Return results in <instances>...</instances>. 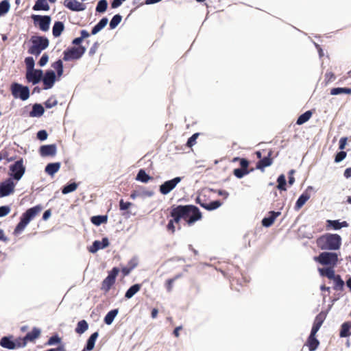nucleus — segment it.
Returning <instances> with one entry per match:
<instances>
[{"label":"nucleus","mask_w":351,"mask_h":351,"mask_svg":"<svg viewBox=\"0 0 351 351\" xmlns=\"http://www.w3.org/2000/svg\"><path fill=\"white\" fill-rule=\"evenodd\" d=\"M81 36L75 38L73 40L72 44L75 46H81L80 44L82 43L83 40L89 37L90 34L85 29H82L80 32Z\"/></svg>","instance_id":"f704fd0d"},{"label":"nucleus","mask_w":351,"mask_h":351,"mask_svg":"<svg viewBox=\"0 0 351 351\" xmlns=\"http://www.w3.org/2000/svg\"><path fill=\"white\" fill-rule=\"evenodd\" d=\"M152 179L153 178L147 174L145 171L143 169H140L136 176V180L143 183H147Z\"/></svg>","instance_id":"c9c22d12"},{"label":"nucleus","mask_w":351,"mask_h":351,"mask_svg":"<svg viewBox=\"0 0 351 351\" xmlns=\"http://www.w3.org/2000/svg\"><path fill=\"white\" fill-rule=\"evenodd\" d=\"M35 25H38L40 30L47 32L49 29L51 17L49 16L32 15Z\"/></svg>","instance_id":"9d476101"},{"label":"nucleus","mask_w":351,"mask_h":351,"mask_svg":"<svg viewBox=\"0 0 351 351\" xmlns=\"http://www.w3.org/2000/svg\"><path fill=\"white\" fill-rule=\"evenodd\" d=\"M316 244L322 250H336L341 246V238L337 234L326 233L316 239Z\"/></svg>","instance_id":"f03ea898"},{"label":"nucleus","mask_w":351,"mask_h":351,"mask_svg":"<svg viewBox=\"0 0 351 351\" xmlns=\"http://www.w3.org/2000/svg\"><path fill=\"white\" fill-rule=\"evenodd\" d=\"M47 133L45 130H40L37 133V138L40 141H44L47 138Z\"/></svg>","instance_id":"0e129e2a"},{"label":"nucleus","mask_w":351,"mask_h":351,"mask_svg":"<svg viewBox=\"0 0 351 351\" xmlns=\"http://www.w3.org/2000/svg\"><path fill=\"white\" fill-rule=\"evenodd\" d=\"M44 112V108L41 104H35L32 107V110L30 112L29 115L32 117H39L43 114Z\"/></svg>","instance_id":"c756f323"},{"label":"nucleus","mask_w":351,"mask_h":351,"mask_svg":"<svg viewBox=\"0 0 351 351\" xmlns=\"http://www.w3.org/2000/svg\"><path fill=\"white\" fill-rule=\"evenodd\" d=\"M346 156L347 154L344 151H341L338 152L335 156V162L337 163L342 161L343 159L346 158Z\"/></svg>","instance_id":"4d7b16f0"},{"label":"nucleus","mask_w":351,"mask_h":351,"mask_svg":"<svg viewBox=\"0 0 351 351\" xmlns=\"http://www.w3.org/2000/svg\"><path fill=\"white\" fill-rule=\"evenodd\" d=\"M33 10L36 11H47L49 10V5H48L47 0H37L33 6Z\"/></svg>","instance_id":"2f4dec72"},{"label":"nucleus","mask_w":351,"mask_h":351,"mask_svg":"<svg viewBox=\"0 0 351 351\" xmlns=\"http://www.w3.org/2000/svg\"><path fill=\"white\" fill-rule=\"evenodd\" d=\"M10 90L14 98H19L23 101L27 100L29 97V88L16 82L11 84Z\"/></svg>","instance_id":"423d86ee"},{"label":"nucleus","mask_w":351,"mask_h":351,"mask_svg":"<svg viewBox=\"0 0 351 351\" xmlns=\"http://www.w3.org/2000/svg\"><path fill=\"white\" fill-rule=\"evenodd\" d=\"M313 112L311 110H308L301 114L297 119L296 124L302 125L308 121L312 117Z\"/></svg>","instance_id":"e433bc0d"},{"label":"nucleus","mask_w":351,"mask_h":351,"mask_svg":"<svg viewBox=\"0 0 351 351\" xmlns=\"http://www.w3.org/2000/svg\"><path fill=\"white\" fill-rule=\"evenodd\" d=\"M15 184L13 181L9 178L0 185V197H5L14 191Z\"/></svg>","instance_id":"ddd939ff"},{"label":"nucleus","mask_w":351,"mask_h":351,"mask_svg":"<svg viewBox=\"0 0 351 351\" xmlns=\"http://www.w3.org/2000/svg\"><path fill=\"white\" fill-rule=\"evenodd\" d=\"M64 29V25L62 22L61 21H56L55 22L53 29H52V33L54 37H58L61 35L62 32H63Z\"/></svg>","instance_id":"7c9ffc66"},{"label":"nucleus","mask_w":351,"mask_h":351,"mask_svg":"<svg viewBox=\"0 0 351 351\" xmlns=\"http://www.w3.org/2000/svg\"><path fill=\"white\" fill-rule=\"evenodd\" d=\"M330 94L332 95H337L339 94L351 95V88H333L330 90Z\"/></svg>","instance_id":"4c0bfd02"},{"label":"nucleus","mask_w":351,"mask_h":351,"mask_svg":"<svg viewBox=\"0 0 351 351\" xmlns=\"http://www.w3.org/2000/svg\"><path fill=\"white\" fill-rule=\"evenodd\" d=\"M56 151L57 147L55 144L43 145L40 147V154L42 156H53Z\"/></svg>","instance_id":"aec40b11"},{"label":"nucleus","mask_w":351,"mask_h":351,"mask_svg":"<svg viewBox=\"0 0 351 351\" xmlns=\"http://www.w3.org/2000/svg\"><path fill=\"white\" fill-rule=\"evenodd\" d=\"M10 3L8 0H3L0 3V16L8 12Z\"/></svg>","instance_id":"09e8293b"},{"label":"nucleus","mask_w":351,"mask_h":351,"mask_svg":"<svg viewBox=\"0 0 351 351\" xmlns=\"http://www.w3.org/2000/svg\"><path fill=\"white\" fill-rule=\"evenodd\" d=\"M316 333L315 332L311 331V334L305 343L308 346L309 351H315L319 345V340L315 337Z\"/></svg>","instance_id":"6ab92c4d"},{"label":"nucleus","mask_w":351,"mask_h":351,"mask_svg":"<svg viewBox=\"0 0 351 351\" xmlns=\"http://www.w3.org/2000/svg\"><path fill=\"white\" fill-rule=\"evenodd\" d=\"M42 207L39 205L34 206L27 209L25 213L22 215L21 217L27 222L29 223L31 220L40 213Z\"/></svg>","instance_id":"2eb2a0df"},{"label":"nucleus","mask_w":351,"mask_h":351,"mask_svg":"<svg viewBox=\"0 0 351 351\" xmlns=\"http://www.w3.org/2000/svg\"><path fill=\"white\" fill-rule=\"evenodd\" d=\"M122 16L120 14L114 15L110 22V29H114L121 23Z\"/></svg>","instance_id":"a18cd8bd"},{"label":"nucleus","mask_w":351,"mask_h":351,"mask_svg":"<svg viewBox=\"0 0 351 351\" xmlns=\"http://www.w3.org/2000/svg\"><path fill=\"white\" fill-rule=\"evenodd\" d=\"M99 336L98 332H95L93 333L90 337L88 339L86 345L84 350L86 351H90L94 348L95 341Z\"/></svg>","instance_id":"c85d7f7f"},{"label":"nucleus","mask_w":351,"mask_h":351,"mask_svg":"<svg viewBox=\"0 0 351 351\" xmlns=\"http://www.w3.org/2000/svg\"><path fill=\"white\" fill-rule=\"evenodd\" d=\"M56 74L53 71H47L43 78V82L44 84L45 89H49L53 87L56 82Z\"/></svg>","instance_id":"dca6fc26"},{"label":"nucleus","mask_w":351,"mask_h":351,"mask_svg":"<svg viewBox=\"0 0 351 351\" xmlns=\"http://www.w3.org/2000/svg\"><path fill=\"white\" fill-rule=\"evenodd\" d=\"M348 223L346 221H343L342 222H339L338 220L326 221V228L328 229L332 228L334 230H339L342 228L348 227Z\"/></svg>","instance_id":"5701e85b"},{"label":"nucleus","mask_w":351,"mask_h":351,"mask_svg":"<svg viewBox=\"0 0 351 351\" xmlns=\"http://www.w3.org/2000/svg\"><path fill=\"white\" fill-rule=\"evenodd\" d=\"M278 182V186L277 188L280 191H285L286 190V179L285 176L282 174L280 175L277 180Z\"/></svg>","instance_id":"de8ad7c7"},{"label":"nucleus","mask_w":351,"mask_h":351,"mask_svg":"<svg viewBox=\"0 0 351 351\" xmlns=\"http://www.w3.org/2000/svg\"><path fill=\"white\" fill-rule=\"evenodd\" d=\"M335 267L328 266V267L325 268H319V272L321 276H326L328 279L332 280L335 277Z\"/></svg>","instance_id":"bb28decb"},{"label":"nucleus","mask_w":351,"mask_h":351,"mask_svg":"<svg viewBox=\"0 0 351 351\" xmlns=\"http://www.w3.org/2000/svg\"><path fill=\"white\" fill-rule=\"evenodd\" d=\"M271 154L272 152L269 151L267 156L258 161L256 163V169L263 171L265 167L270 166L273 162V159L271 157Z\"/></svg>","instance_id":"412c9836"},{"label":"nucleus","mask_w":351,"mask_h":351,"mask_svg":"<svg viewBox=\"0 0 351 351\" xmlns=\"http://www.w3.org/2000/svg\"><path fill=\"white\" fill-rule=\"evenodd\" d=\"M269 215L267 217H265L262 220V224L265 227H269L271 226L276 219L280 215V212H275V211H271L269 212Z\"/></svg>","instance_id":"b1692460"},{"label":"nucleus","mask_w":351,"mask_h":351,"mask_svg":"<svg viewBox=\"0 0 351 351\" xmlns=\"http://www.w3.org/2000/svg\"><path fill=\"white\" fill-rule=\"evenodd\" d=\"M44 104L47 108H51L58 104V101L55 98L51 97L44 103Z\"/></svg>","instance_id":"864d4df0"},{"label":"nucleus","mask_w":351,"mask_h":351,"mask_svg":"<svg viewBox=\"0 0 351 351\" xmlns=\"http://www.w3.org/2000/svg\"><path fill=\"white\" fill-rule=\"evenodd\" d=\"M60 165V162L49 163L45 167V171L48 175L53 176L59 171Z\"/></svg>","instance_id":"cd10ccee"},{"label":"nucleus","mask_w":351,"mask_h":351,"mask_svg":"<svg viewBox=\"0 0 351 351\" xmlns=\"http://www.w3.org/2000/svg\"><path fill=\"white\" fill-rule=\"evenodd\" d=\"M52 67L56 71L62 69V68H63L62 61L61 60H58L56 61L55 62H53L52 64Z\"/></svg>","instance_id":"69168bd1"},{"label":"nucleus","mask_w":351,"mask_h":351,"mask_svg":"<svg viewBox=\"0 0 351 351\" xmlns=\"http://www.w3.org/2000/svg\"><path fill=\"white\" fill-rule=\"evenodd\" d=\"M108 7V3L106 0H100L96 7V12L102 13L104 12Z\"/></svg>","instance_id":"49530a36"},{"label":"nucleus","mask_w":351,"mask_h":351,"mask_svg":"<svg viewBox=\"0 0 351 351\" xmlns=\"http://www.w3.org/2000/svg\"><path fill=\"white\" fill-rule=\"evenodd\" d=\"M40 335V330L38 328H34L32 330L27 332L22 339H20L21 343H18V347H24L28 342H34Z\"/></svg>","instance_id":"9b49d317"},{"label":"nucleus","mask_w":351,"mask_h":351,"mask_svg":"<svg viewBox=\"0 0 351 351\" xmlns=\"http://www.w3.org/2000/svg\"><path fill=\"white\" fill-rule=\"evenodd\" d=\"M43 77V71L39 69H32L27 71L26 79L33 84H38Z\"/></svg>","instance_id":"4468645a"},{"label":"nucleus","mask_w":351,"mask_h":351,"mask_svg":"<svg viewBox=\"0 0 351 351\" xmlns=\"http://www.w3.org/2000/svg\"><path fill=\"white\" fill-rule=\"evenodd\" d=\"M132 204L130 202H124L123 199H121L119 202V208L121 210H128L131 207Z\"/></svg>","instance_id":"13d9d810"},{"label":"nucleus","mask_w":351,"mask_h":351,"mask_svg":"<svg viewBox=\"0 0 351 351\" xmlns=\"http://www.w3.org/2000/svg\"><path fill=\"white\" fill-rule=\"evenodd\" d=\"M10 176L16 180L19 181L23 177L25 172V166L23 159L20 158L14 164L10 166Z\"/></svg>","instance_id":"6e6552de"},{"label":"nucleus","mask_w":351,"mask_h":351,"mask_svg":"<svg viewBox=\"0 0 351 351\" xmlns=\"http://www.w3.org/2000/svg\"><path fill=\"white\" fill-rule=\"evenodd\" d=\"M99 47V43L98 42H95L93 44L92 47L90 48L88 54L90 56H93L97 52L98 48Z\"/></svg>","instance_id":"052dcab7"},{"label":"nucleus","mask_w":351,"mask_h":351,"mask_svg":"<svg viewBox=\"0 0 351 351\" xmlns=\"http://www.w3.org/2000/svg\"><path fill=\"white\" fill-rule=\"evenodd\" d=\"M170 216L174 218L176 223L179 224L182 219L188 226L193 225L202 217L199 209L192 204L173 206L170 212Z\"/></svg>","instance_id":"f257e3e1"},{"label":"nucleus","mask_w":351,"mask_h":351,"mask_svg":"<svg viewBox=\"0 0 351 351\" xmlns=\"http://www.w3.org/2000/svg\"><path fill=\"white\" fill-rule=\"evenodd\" d=\"M64 5L72 11L79 12L86 9L85 5L77 0H65Z\"/></svg>","instance_id":"f3484780"},{"label":"nucleus","mask_w":351,"mask_h":351,"mask_svg":"<svg viewBox=\"0 0 351 351\" xmlns=\"http://www.w3.org/2000/svg\"><path fill=\"white\" fill-rule=\"evenodd\" d=\"M326 316L327 313L326 311H321L315 318L311 331L317 332L326 319Z\"/></svg>","instance_id":"a211bd4d"},{"label":"nucleus","mask_w":351,"mask_h":351,"mask_svg":"<svg viewBox=\"0 0 351 351\" xmlns=\"http://www.w3.org/2000/svg\"><path fill=\"white\" fill-rule=\"evenodd\" d=\"M28 223V222H27L25 219H23L21 217L20 222L17 224L14 229V234H20L25 229V228Z\"/></svg>","instance_id":"37998d69"},{"label":"nucleus","mask_w":351,"mask_h":351,"mask_svg":"<svg viewBox=\"0 0 351 351\" xmlns=\"http://www.w3.org/2000/svg\"><path fill=\"white\" fill-rule=\"evenodd\" d=\"M346 143H347V138H346V137L341 138L339 141V149L343 150L346 147Z\"/></svg>","instance_id":"338daca9"},{"label":"nucleus","mask_w":351,"mask_h":351,"mask_svg":"<svg viewBox=\"0 0 351 351\" xmlns=\"http://www.w3.org/2000/svg\"><path fill=\"white\" fill-rule=\"evenodd\" d=\"M178 277H179L178 276H176V277H174L173 278L168 279L166 281L165 287H166L167 291L168 292H171L172 291L173 283H174L175 280L178 278Z\"/></svg>","instance_id":"5fc2aeb1"},{"label":"nucleus","mask_w":351,"mask_h":351,"mask_svg":"<svg viewBox=\"0 0 351 351\" xmlns=\"http://www.w3.org/2000/svg\"><path fill=\"white\" fill-rule=\"evenodd\" d=\"M107 216H105V215H97V216H93L91 217V222L96 225V226H99L101 225V223H106L107 221Z\"/></svg>","instance_id":"a19ab883"},{"label":"nucleus","mask_w":351,"mask_h":351,"mask_svg":"<svg viewBox=\"0 0 351 351\" xmlns=\"http://www.w3.org/2000/svg\"><path fill=\"white\" fill-rule=\"evenodd\" d=\"M25 63L26 65L27 71L34 69V60L32 57H27L25 59Z\"/></svg>","instance_id":"3c124183"},{"label":"nucleus","mask_w":351,"mask_h":351,"mask_svg":"<svg viewBox=\"0 0 351 351\" xmlns=\"http://www.w3.org/2000/svg\"><path fill=\"white\" fill-rule=\"evenodd\" d=\"M117 313L118 309H114L109 311L104 317V322L108 325L111 324Z\"/></svg>","instance_id":"ea45409f"},{"label":"nucleus","mask_w":351,"mask_h":351,"mask_svg":"<svg viewBox=\"0 0 351 351\" xmlns=\"http://www.w3.org/2000/svg\"><path fill=\"white\" fill-rule=\"evenodd\" d=\"M351 324L349 322H344L341 326L340 330L339 335L341 337H348L351 335V332L350 331V329Z\"/></svg>","instance_id":"72a5a7b5"},{"label":"nucleus","mask_w":351,"mask_h":351,"mask_svg":"<svg viewBox=\"0 0 351 351\" xmlns=\"http://www.w3.org/2000/svg\"><path fill=\"white\" fill-rule=\"evenodd\" d=\"M181 181V178L176 177L171 180L165 182L160 186V192L163 195L168 194Z\"/></svg>","instance_id":"f8f14e48"},{"label":"nucleus","mask_w":351,"mask_h":351,"mask_svg":"<svg viewBox=\"0 0 351 351\" xmlns=\"http://www.w3.org/2000/svg\"><path fill=\"white\" fill-rule=\"evenodd\" d=\"M141 288V285L135 284L130 287L128 290L126 291L125 294V298L127 299H130L132 298L137 292L140 291Z\"/></svg>","instance_id":"473e14b6"},{"label":"nucleus","mask_w":351,"mask_h":351,"mask_svg":"<svg viewBox=\"0 0 351 351\" xmlns=\"http://www.w3.org/2000/svg\"><path fill=\"white\" fill-rule=\"evenodd\" d=\"M77 188V184L75 182L71 183L68 185L64 186L62 189V193L63 194H67L69 193H71L75 191Z\"/></svg>","instance_id":"c03bdc74"},{"label":"nucleus","mask_w":351,"mask_h":351,"mask_svg":"<svg viewBox=\"0 0 351 351\" xmlns=\"http://www.w3.org/2000/svg\"><path fill=\"white\" fill-rule=\"evenodd\" d=\"M49 56L47 53H44L38 61V64L40 66H45L48 62Z\"/></svg>","instance_id":"e2e57ef3"},{"label":"nucleus","mask_w":351,"mask_h":351,"mask_svg":"<svg viewBox=\"0 0 351 351\" xmlns=\"http://www.w3.org/2000/svg\"><path fill=\"white\" fill-rule=\"evenodd\" d=\"M32 46L28 49V53L38 56L40 53L47 49L49 46V41L45 36H32L30 38Z\"/></svg>","instance_id":"7ed1b4c3"},{"label":"nucleus","mask_w":351,"mask_h":351,"mask_svg":"<svg viewBox=\"0 0 351 351\" xmlns=\"http://www.w3.org/2000/svg\"><path fill=\"white\" fill-rule=\"evenodd\" d=\"M239 161L240 168L234 169L233 170V174L237 178H242L243 176L250 173L252 170H248L250 162L245 158H241L239 157H235L232 159V162Z\"/></svg>","instance_id":"1a4fd4ad"},{"label":"nucleus","mask_w":351,"mask_h":351,"mask_svg":"<svg viewBox=\"0 0 351 351\" xmlns=\"http://www.w3.org/2000/svg\"><path fill=\"white\" fill-rule=\"evenodd\" d=\"M21 343L19 339H17L16 342L12 341L10 337H3L0 341V345L3 348H8L10 350L15 349L18 347V343Z\"/></svg>","instance_id":"4be33fe9"},{"label":"nucleus","mask_w":351,"mask_h":351,"mask_svg":"<svg viewBox=\"0 0 351 351\" xmlns=\"http://www.w3.org/2000/svg\"><path fill=\"white\" fill-rule=\"evenodd\" d=\"M311 195L306 191H304L298 199L294 206V209L297 211L305 204V203L310 199Z\"/></svg>","instance_id":"393cba45"},{"label":"nucleus","mask_w":351,"mask_h":351,"mask_svg":"<svg viewBox=\"0 0 351 351\" xmlns=\"http://www.w3.org/2000/svg\"><path fill=\"white\" fill-rule=\"evenodd\" d=\"M118 267H113L112 270L108 272V276L102 281L101 285V290L105 293H108L113 285L115 283L116 278L119 272Z\"/></svg>","instance_id":"0eeeda50"},{"label":"nucleus","mask_w":351,"mask_h":351,"mask_svg":"<svg viewBox=\"0 0 351 351\" xmlns=\"http://www.w3.org/2000/svg\"><path fill=\"white\" fill-rule=\"evenodd\" d=\"M199 136L198 133L193 134L187 141L186 145L189 147H191L196 143V140Z\"/></svg>","instance_id":"6e6d98bb"},{"label":"nucleus","mask_w":351,"mask_h":351,"mask_svg":"<svg viewBox=\"0 0 351 351\" xmlns=\"http://www.w3.org/2000/svg\"><path fill=\"white\" fill-rule=\"evenodd\" d=\"M313 259L322 265L335 267L338 262V256L335 252H324Z\"/></svg>","instance_id":"20e7f679"},{"label":"nucleus","mask_w":351,"mask_h":351,"mask_svg":"<svg viewBox=\"0 0 351 351\" xmlns=\"http://www.w3.org/2000/svg\"><path fill=\"white\" fill-rule=\"evenodd\" d=\"M197 202L202 207L208 210H213L217 209L222 204V203L219 200H215L210 203H202L201 199L199 198L197 199Z\"/></svg>","instance_id":"a878e982"},{"label":"nucleus","mask_w":351,"mask_h":351,"mask_svg":"<svg viewBox=\"0 0 351 351\" xmlns=\"http://www.w3.org/2000/svg\"><path fill=\"white\" fill-rule=\"evenodd\" d=\"M10 212V208L8 206H0V217H3L8 215Z\"/></svg>","instance_id":"bf43d9fd"},{"label":"nucleus","mask_w":351,"mask_h":351,"mask_svg":"<svg viewBox=\"0 0 351 351\" xmlns=\"http://www.w3.org/2000/svg\"><path fill=\"white\" fill-rule=\"evenodd\" d=\"M61 342V339L57 335H53L51 337L46 343L47 346H53L56 343H60Z\"/></svg>","instance_id":"603ef678"},{"label":"nucleus","mask_w":351,"mask_h":351,"mask_svg":"<svg viewBox=\"0 0 351 351\" xmlns=\"http://www.w3.org/2000/svg\"><path fill=\"white\" fill-rule=\"evenodd\" d=\"M45 351H66L63 345H60L57 348H51Z\"/></svg>","instance_id":"774afa93"},{"label":"nucleus","mask_w":351,"mask_h":351,"mask_svg":"<svg viewBox=\"0 0 351 351\" xmlns=\"http://www.w3.org/2000/svg\"><path fill=\"white\" fill-rule=\"evenodd\" d=\"M100 249H102L101 242L99 241H95L93 245L88 247V251L91 253H95Z\"/></svg>","instance_id":"8fccbe9b"},{"label":"nucleus","mask_w":351,"mask_h":351,"mask_svg":"<svg viewBox=\"0 0 351 351\" xmlns=\"http://www.w3.org/2000/svg\"><path fill=\"white\" fill-rule=\"evenodd\" d=\"M335 282L334 289L335 290H341L344 285V282L341 278L339 275H336L335 278L332 279Z\"/></svg>","instance_id":"79ce46f5"},{"label":"nucleus","mask_w":351,"mask_h":351,"mask_svg":"<svg viewBox=\"0 0 351 351\" xmlns=\"http://www.w3.org/2000/svg\"><path fill=\"white\" fill-rule=\"evenodd\" d=\"M88 323L86 322V320L83 319L77 323L75 330L77 334L81 335L84 333L88 329Z\"/></svg>","instance_id":"58836bf2"},{"label":"nucleus","mask_w":351,"mask_h":351,"mask_svg":"<svg viewBox=\"0 0 351 351\" xmlns=\"http://www.w3.org/2000/svg\"><path fill=\"white\" fill-rule=\"evenodd\" d=\"M174 223H176V221H174V218H172L171 220H169L167 226V230L170 231L171 233H174L176 231Z\"/></svg>","instance_id":"680f3d73"},{"label":"nucleus","mask_w":351,"mask_h":351,"mask_svg":"<svg viewBox=\"0 0 351 351\" xmlns=\"http://www.w3.org/2000/svg\"><path fill=\"white\" fill-rule=\"evenodd\" d=\"M84 46L69 47L63 52V60L71 61L80 59L86 52Z\"/></svg>","instance_id":"39448f33"}]
</instances>
